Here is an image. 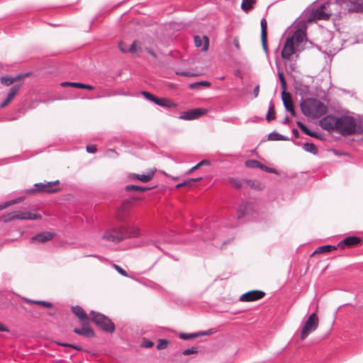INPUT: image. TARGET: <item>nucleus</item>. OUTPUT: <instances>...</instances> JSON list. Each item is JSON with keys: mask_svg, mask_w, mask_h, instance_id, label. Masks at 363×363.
I'll return each instance as SVG.
<instances>
[{"mask_svg": "<svg viewBox=\"0 0 363 363\" xmlns=\"http://www.w3.org/2000/svg\"><path fill=\"white\" fill-rule=\"evenodd\" d=\"M140 229L135 226H113L107 229L102 238L104 240L118 243L127 238H138Z\"/></svg>", "mask_w": 363, "mask_h": 363, "instance_id": "nucleus-1", "label": "nucleus"}, {"mask_svg": "<svg viewBox=\"0 0 363 363\" xmlns=\"http://www.w3.org/2000/svg\"><path fill=\"white\" fill-rule=\"evenodd\" d=\"M302 113L308 117L320 118L328 111L327 106L316 99H307L301 103Z\"/></svg>", "mask_w": 363, "mask_h": 363, "instance_id": "nucleus-2", "label": "nucleus"}, {"mask_svg": "<svg viewBox=\"0 0 363 363\" xmlns=\"http://www.w3.org/2000/svg\"><path fill=\"white\" fill-rule=\"evenodd\" d=\"M338 121L336 131L342 135L363 133V128L356 123L352 116H342L339 117Z\"/></svg>", "mask_w": 363, "mask_h": 363, "instance_id": "nucleus-3", "label": "nucleus"}, {"mask_svg": "<svg viewBox=\"0 0 363 363\" xmlns=\"http://www.w3.org/2000/svg\"><path fill=\"white\" fill-rule=\"evenodd\" d=\"M338 4L335 1H327L323 4L317 6L311 10L307 17L308 22L316 21L318 20H327L333 14L332 7H337Z\"/></svg>", "mask_w": 363, "mask_h": 363, "instance_id": "nucleus-4", "label": "nucleus"}, {"mask_svg": "<svg viewBox=\"0 0 363 363\" xmlns=\"http://www.w3.org/2000/svg\"><path fill=\"white\" fill-rule=\"evenodd\" d=\"M4 220L9 222L14 220H38L41 218V215L35 211H30L27 210L15 211L4 215Z\"/></svg>", "mask_w": 363, "mask_h": 363, "instance_id": "nucleus-5", "label": "nucleus"}, {"mask_svg": "<svg viewBox=\"0 0 363 363\" xmlns=\"http://www.w3.org/2000/svg\"><path fill=\"white\" fill-rule=\"evenodd\" d=\"M91 320L96 326L107 333H113L115 330V325L108 317L102 313L91 311Z\"/></svg>", "mask_w": 363, "mask_h": 363, "instance_id": "nucleus-6", "label": "nucleus"}, {"mask_svg": "<svg viewBox=\"0 0 363 363\" xmlns=\"http://www.w3.org/2000/svg\"><path fill=\"white\" fill-rule=\"evenodd\" d=\"M126 93L127 92H107L106 94H103V95H97V96H84V95H82L80 93H79V94L77 95H71V94H69L67 96H55V97H50L49 99H40V101L41 102H44V103H46V102H49V101H55V100H62V99H73V98H81V99H96V98H100V97H110V96H115L117 94H123V95H126Z\"/></svg>", "mask_w": 363, "mask_h": 363, "instance_id": "nucleus-7", "label": "nucleus"}, {"mask_svg": "<svg viewBox=\"0 0 363 363\" xmlns=\"http://www.w3.org/2000/svg\"><path fill=\"white\" fill-rule=\"evenodd\" d=\"M318 326V318L315 313H313L305 323L301 333V339H306L308 335L315 331Z\"/></svg>", "mask_w": 363, "mask_h": 363, "instance_id": "nucleus-8", "label": "nucleus"}, {"mask_svg": "<svg viewBox=\"0 0 363 363\" xmlns=\"http://www.w3.org/2000/svg\"><path fill=\"white\" fill-rule=\"evenodd\" d=\"M207 113L204 108L189 109L180 113L179 118L184 121H193L199 118Z\"/></svg>", "mask_w": 363, "mask_h": 363, "instance_id": "nucleus-9", "label": "nucleus"}, {"mask_svg": "<svg viewBox=\"0 0 363 363\" xmlns=\"http://www.w3.org/2000/svg\"><path fill=\"white\" fill-rule=\"evenodd\" d=\"M339 117L329 114L323 117L319 122L320 126L328 131H333L337 130Z\"/></svg>", "mask_w": 363, "mask_h": 363, "instance_id": "nucleus-10", "label": "nucleus"}, {"mask_svg": "<svg viewBox=\"0 0 363 363\" xmlns=\"http://www.w3.org/2000/svg\"><path fill=\"white\" fill-rule=\"evenodd\" d=\"M300 50L301 49L296 47V44L292 41V39L287 38L281 50V57L284 60H288L296 52Z\"/></svg>", "mask_w": 363, "mask_h": 363, "instance_id": "nucleus-11", "label": "nucleus"}, {"mask_svg": "<svg viewBox=\"0 0 363 363\" xmlns=\"http://www.w3.org/2000/svg\"><path fill=\"white\" fill-rule=\"evenodd\" d=\"M28 99H33V95L32 96H30V95L25 96L24 95L22 98V101H21V107L20 108H18L14 113H11L10 116H9L8 120L14 121V120H17L18 118H19L22 115L24 114L26 107H27L28 108H35V106L34 104H30L27 106V104H26V101Z\"/></svg>", "mask_w": 363, "mask_h": 363, "instance_id": "nucleus-12", "label": "nucleus"}, {"mask_svg": "<svg viewBox=\"0 0 363 363\" xmlns=\"http://www.w3.org/2000/svg\"><path fill=\"white\" fill-rule=\"evenodd\" d=\"M265 293L259 290H252L247 291L240 296L239 300L241 301H255L262 298Z\"/></svg>", "mask_w": 363, "mask_h": 363, "instance_id": "nucleus-13", "label": "nucleus"}, {"mask_svg": "<svg viewBox=\"0 0 363 363\" xmlns=\"http://www.w3.org/2000/svg\"><path fill=\"white\" fill-rule=\"evenodd\" d=\"M291 38L292 41L296 44V47L301 50L303 49L304 44L306 43V33L301 30L298 29L291 35L288 37Z\"/></svg>", "mask_w": 363, "mask_h": 363, "instance_id": "nucleus-14", "label": "nucleus"}, {"mask_svg": "<svg viewBox=\"0 0 363 363\" xmlns=\"http://www.w3.org/2000/svg\"><path fill=\"white\" fill-rule=\"evenodd\" d=\"M194 45L197 48H201L202 52H206L208 49L209 39L206 35H196L194 36Z\"/></svg>", "mask_w": 363, "mask_h": 363, "instance_id": "nucleus-15", "label": "nucleus"}, {"mask_svg": "<svg viewBox=\"0 0 363 363\" xmlns=\"http://www.w3.org/2000/svg\"><path fill=\"white\" fill-rule=\"evenodd\" d=\"M55 236V233L51 232H41L33 236L30 238V242L38 243H45L47 241L51 240Z\"/></svg>", "mask_w": 363, "mask_h": 363, "instance_id": "nucleus-16", "label": "nucleus"}, {"mask_svg": "<svg viewBox=\"0 0 363 363\" xmlns=\"http://www.w3.org/2000/svg\"><path fill=\"white\" fill-rule=\"evenodd\" d=\"M29 75H30V73L20 74H17L14 77L6 75V76H3L0 78V82L1 84L8 86L11 85L14 82L21 80L22 78H25L26 77H28Z\"/></svg>", "mask_w": 363, "mask_h": 363, "instance_id": "nucleus-17", "label": "nucleus"}, {"mask_svg": "<svg viewBox=\"0 0 363 363\" xmlns=\"http://www.w3.org/2000/svg\"><path fill=\"white\" fill-rule=\"evenodd\" d=\"M361 239L357 236H349L342 240L337 245L338 248H344L345 247H352L359 244Z\"/></svg>", "mask_w": 363, "mask_h": 363, "instance_id": "nucleus-18", "label": "nucleus"}, {"mask_svg": "<svg viewBox=\"0 0 363 363\" xmlns=\"http://www.w3.org/2000/svg\"><path fill=\"white\" fill-rule=\"evenodd\" d=\"M281 95L286 110L291 112L292 115H295V110L291 99V92H281Z\"/></svg>", "mask_w": 363, "mask_h": 363, "instance_id": "nucleus-19", "label": "nucleus"}, {"mask_svg": "<svg viewBox=\"0 0 363 363\" xmlns=\"http://www.w3.org/2000/svg\"><path fill=\"white\" fill-rule=\"evenodd\" d=\"M18 92H0V108L6 106L16 96Z\"/></svg>", "mask_w": 363, "mask_h": 363, "instance_id": "nucleus-20", "label": "nucleus"}, {"mask_svg": "<svg viewBox=\"0 0 363 363\" xmlns=\"http://www.w3.org/2000/svg\"><path fill=\"white\" fill-rule=\"evenodd\" d=\"M87 324L88 323H86V322H82V328H75L74 330V333L77 335H83V336H85L87 337H94L95 335L94 332L91 328H89L87 325Z\"/></svg>", "mask_w": 363, "mask_h": 363, "instance_id": "nucleus-21", "label": "nucleus"}, {"mask_svg": "<svg viewBox=\"0 0 363 363\" xmlns=\"http://www.w3.org/2000/svg\"><path fill=\"white\" fill-rule=\"evenodd\" d=\"M60 85L62 88L93 89V86L91 85L80 82H63Z\"/></svg>", "mask_w": 363, "mask_h": 363, "instance_id": "nucleus-22", "label": "nucleus"}, {"mask_svg": "<svg viewBox=\"0 0 363 363\" xmlns=\"http://www.w3.org/2000/svg\"><path fill=\"white\" fill-rule=\"evenodd\" d=\"M154 174L155 171H150L147 174H142L133 173L129 175V178L134 180H139L142 182H148L152 179Z\"/></svg>", "mask_w": 363, "mask_h": 363, "instance_id": "nucleus-23", "label": "nucleus"}, {"mask_svg": "<svg viewBox=\"0 0 363 363\" xmlns=\"http://www.w3.org/2000/svg\"><path fill=\"white\" fill-rule=\"evenodd\" d=\"M72 311L80 320H82V322H86V323H89V317L81 306H72Z\"/></svg>", "mask_w": 363, "mask_h": 363, "instance_id": "nucleus-24", "label": "nucleus"}, {"mask_svg": "<svg viewBox=\"0 0 363 363\" xmlns=\"http://www.w3.org/2000/svg\"><path fill=\"white\" fill-rule=\"evenodd\" d=\"M60 182L56 180L55 182H48L45 183V189H43V192L45 193H56L60 191V187L58 186Z\"/></svg>", "mask_w": 363, "mask_h": 363, "instance_id": "nucleus-25", "label": "nucleus"}, {"mask_svg": "<svg viewBox=\"0 0 363 363\" xmlns=\"http://www.w3.org/2000/svg\"><path fill=\"white\" fill-rule=\"evenodd\" d=\"M252 210L251 203L249 202H243L239 206L237 212L238 219L242 218L250 211Z\"/></svg>", "mask_w": 363, "mask_h": 363, "instance_id": "nucleus-26", "label": "nucleus"}, {"mask_svg": "<svg viewBox=\"0 0 363 363\" xmlns=\"http://www.w3.org/2000/svg\"><path fill=\"white\" fill-rule=\"evenodd\" d=\"M155 104L162 106V107H167V108H172V107H176V104L174 103L172 101L167 99L166 98H158L156 99Z\"/></svg>", "mask_w": 363, "mask_h": 363, "instance_id": "nucleus-27", "label": "nucleus"}, {"mask_svg": "<svg viewBox=\"0 0 363 363\" xmlns=\"http://www.w3.org/2000/svg\"><path fill=\"white\" fill-rule=\"evenodd\" d=\"M152 188L153 187H147V186H138V185H135V184H128V185L125 186V189L127 191H135L144 192L147 190L152 189Z\"/></svg>", "mask_w": 363, "mask_h": 363, "instance_id": "nucleus-28", "label": "nucleus"}, {"mask_svg": "<svg viewBox=\"0 0 363 363\" xmlns=\"http://www.w3.org/2000/svg\"><path fill=\"white\" fill-rule=\"evenodd\" d=\"M268 140L272 141H278L289 140V138L284 135H281L275 131H273L268 135Z\"/></svg>", "mask_w": 363, "mask_h": 363, "instance_id": "nucleus-29", "label": "nucleus"}, {"mask_svg": "<svg viewBox=\"0 0 363 363\" xmlns=\"http://www.w3.org/2000/svg\"><path fill=\"white\" fill-rule=\"evenodd\" d=\"M24 199H25V196H20L16 199L6 201L5 203L0 204V211L5 209L11 205L18 203L23 201Z\"/></svg>", "mask_w": 363, "mask_h": 363, "instance_id": "nucleus-30", "label": "nucleus"}, {"mask_svg": "<svg viewBox=\"0 0 363 363\" xmlns=\"http://www.w3.org/2000/svg\"><path fill=\"white\" fill-rule=\"evenodd\" d=\"M337 248L338 247H337V245H323V246L318 247L314 251L313 254H315V253H324V252H331L332 250H336Z\"/></svg>", "mask_w": 363, "mask_h": 363, "instance_id": "nucleus-31", "label": "nucleus"}, {"mask_svg": "<svg viewBox=\"0 0 363 363\" xmlns=\"http://www.w3.org/2000/svg\"><path fill=\"white\" fill-rule=\"evenodd\" d=\"M35 188L26 189L24 191L26 194H33L35 192H43V189H45V183L40 182L34 184Z\"/></svg>", "mask_w": 363, "mask_h": 363, "instance_id": "nucleus-32", "label": "nucleus"}, {"mask_svg": "<svg viewBox=\"0 0 363 363\" xmlns=\"http://www.w3.org/2000/svg\"><path fill=\"white\" fill-rule=\"evenodd\" d=\"M256 3V0H242L241 3V9L245 12L250 11L253 5Z\"/></svg>", "mask_w": 363, "mask_h": 363, "instance_id": "nucleus-33", "label": "nucleus"}, {"mask_svg": "<svg viewBox=\"0 0 363 363\" xmlns=\"http://www.w3.org/2000/svg\"><path fill=\"white\" fill-rule=\"evenodd\" d=\"M278 83L280 84L281 91H287V83L283 72H278Z\"/></svg>", "mask_w": 363, "mask_h": 363, "instance_id": "nucleus-34", "label": "nucleus"}, {"mask_svg": "<svg viewBox=\"0 0 363 363\" xmlns=\"http://www.w3.org/2000/svg\"><path fill=\"white\" fill-rule=\"evenodd\" d=\"M303 148L306 152H308L313 155L318 153V149L313 143H305L303 145Z\"/></svg>", "mask_w": 363, "mask_h": 363, "instance_id": "nucleus-35", "label": "nucleus"}, {"mask_svg": "<svg viewBox=\"0 0 363 363\" xmlns=\"http://www.w3.org/2000/svg\"><path fill=\"white\" fill-rule=\"evenodd\" d=\"M25 301L28 303L40 305L44 307H46V308H52V303L51 302L46 301H35V300H31L29 298H25Z\"/></svg>", "mask_w": 363, "mask_h": 363, "instance_id": "nucleus-36", "label": "nucleus"}, {"mask_svg": "<svg viewBox=\"0 0 363 363\" xmlns=\"http://www.w3.org/2000/svg\"><path fill=\"white\" fill-rule=\"evenodd\" d=\"M266 118H267V120L268 121L275 118V111H274V104H273L272 101H271L269 102L268 113L267 114V117Z\"/></svg>", "mask_w": 363, "mask_h": 363, "instance_id": "nucleus-37", "label": "nucleus"}, {"mask_svg": "<svg viewBox=\"0 0 363 363\" xmlns=\"http://www.w3.org/2000/svg\"><path fill=\"white\" fill-rule=\"evenodd\" d=\"M245 164L247 167L252 169L261 167V163L256 160H248L245 161Z\"/></svg>", "mask_w": 363, "mask_h": 363, "instance_id": "nucleus-38", "label": "nucleus"}, {"mask_svg": "<svg viewBox=\"0 0 363 363\" xmlns=\"http://www.w3.org/2000/svg\"><path fill=\"white\" fill-rule=\"evenodd\" d=\"M202 179V177H197V178H192V179H189L183 182H181L178 184L176 185V187L177 188H179V187H181V186H186V185H189L191 184H193L196 182H198V181H200Z\"/></svg>", "mask_w": 363, "mask_h": 363, "instance_id": "nucleus-39", "label": "nucleus"}, {"mask_svg": "<svg viewBox=\"0 0 363 363\" xmlns=\"http://www.w3.org/2000/svg\"><path fill=\"white\" fill-rule=\"evenodd\" d=\"M261 37L267 36V22L265 18H262L260 22Z\"/></svg>", "mask_w": 363, "mask_h": 363, "instance_id": "nucleus-40", "label": "nucleus"}, {"mask_svg": "<svg viewBox=\"0 0 363 363\" xmlns=\"http://www.w3.org/2000/svg\"><path fill=\"white\" fill-rule=\"evenodd\" d=\"M198 337H199L198 333H181L179 334V337L184 340H188L196 338Z\"/></svg>", "mask_w": 363, "mask_h": 363, "instance_id": "nucleus-41", "label": "nucleus"}, {"mask_svg": "<svg viewBox=\"0 0 363 363\" xmlns=\"http://www.w3.org/2000/svg\"><path fill=\"white\" fill-rule=\"evenodd\" d=\"M200 86H204L206 88H208L210 86V83L207 81L197 82L190 84L189 87L191 89H195V88H198Z\"/></svg>", "mask_w": 363, "mask_h": 363, "instance_id": "nucleus-42", "label": "nucleus"}, {"mask_svg": "<svg viewBox=\"0 0 363 363\" xmlns=\"http://www.w3.org/2000/svg\"><path fill=\"white\" fill-rule=\"evenodd\" d=\"M297 125L304 133L309 136L311 135L312 130H311L303 123L297 121Z\"/></svg>", "mask_w": 363, "mask_h": 363, "instance_id": "nucleus-43", "label": "nucleus"}, {"mask_svg": "<svg viewBox=\"0 0 363 363\" xmlns=\"http://www.w3.org/2000/svg\"><path fill=\"white\" fill-rule=\"evenodd\" d=\"M297 125L304 133L309 136L311 135L312 130H311L303 123L297 121Z\"/></svg>", "mask_w": 363, "mask_h": 363, "instance_id": "nucleus-44", "label": "nucleus"}, {"mask_svg": "<svg viewBox=\"0 0 363 363\" xmlns=\"http://www.w3.org/2000/svg\"><path fill=\"white\" fill-rule=\"evenodd\" d=\"M169 342L165 339H160L157 345V349L159 350H164L168 346Z\"/></svg>", "mask_w": 363, "mask_h": 363, "instance_id": "nucleus-45", "label": "nucleus"}, {"mask_svg": "<svg viewBox=\"0 0 363 363\" xmlns=\"http://www.w3.org/2000/svg\"><path fill=\"white\" fill-rule=\"evenodd\" d=\"M57 344L58 345H60V346H62V347H68L73 348V349H74V350H76L77 351H81L82 350V347L79 345H74V344H70V343L59 342H57Z\"/></svg>", "mask_w": 363, "mask_h": 363, "instance_id": "nucleus-46", "label": "nucleus"}, {"mask_svg": "<svg viewBox=\"0 0 363 363\" xmlns=\"http://www.w3.org/2000/svg\"><path fill=\"white\" fill-rule=\"evenodd\" d=\"M145 99L154 102L155 104L157 97L151 94V92H140Z\"/></svg>", "mask_w": 363, "mask_h": 363, "instance_id": "nucleus-47", "label": "nucleus"}, {"mask_svg": "<svg viewBox=\"0 0 363 363\" xmlns=\"http://www.w3.org/2000/svg\"><path fill=\"white\" fill-rule=\"evenodd\" d=\"M154 345V342L145 337H143L141 342V347L145 348H150Z\"/></svg>", "mask_w": 363, "mask_h": 363, "instance_id": "nucleus-48", "label": "nucleus"}, {"mask_svg": "<svg viewBox=\"0 0 363 363\" xmlns=\"http://www.w3.org/2000/svg\"><path fill=\"white\" fill-rule=\"evenodd\" d=\"M197 352H198V347H192L191 348L186 349V350H183L182 354L184 355H189V354H196Z\"/></svg>", "mask_w": 363, "mask_h": 363, "instance_id": "nucleus-49", "label": "nucleus"}, {"mask_svg": "<svg viewBox=\"0 0 363 363\" xmlns=\"http://www.w3.org/2000/svg\"><path fill=\"white\" fill-rule=\"evenodd\" d=\"M105 155L108 157L115 158L118 157V153L115 150L109 149L106 152Z\"/></svg>", "mask_w": 363, "mask_h": 363, "instance_id": "nucleus-50", "label": "nucleus"}, {"mask_svg": "<svg viewBox=\"0 0 363 363\" xmlns=\"http://www.w3.org/2000/svg\"><path fill=\"white\" fill-rule=\"evenodd\" d=\"M114 266V268L116 269V270L121 275L124 276V277H127L128 276V273L127 272L123 269L122 267H121L119 265H117V264H113Z\"/></svg>", "mask_w": 363, "mask_h": 363, "instance_id": "nucleus-51", "label": "nucleus"}, {"mask_svg": "<svg viewBox=\"0 0 363 363\" xmlns=\"http://www.w3.org/2000/svg\"><path fill=\"white\" fill-rule=\"evenodd\" d=\"M216 331L214 330V329L211 328V329H208L205 331L198 332V335H199V337L203 336V335H209L213 334Z\"/></svg>", "mask_w": 363, "mask_h": 363, "instance_id": "nucleus-52", "label": "nucleus"}, {"mask_svg": "<svg viewBox=\"0 0 363 363\" xmlns=\"http://www.w3.org/2000/svg\"><path fill=\"white\" fill-rule=\"evenodd\" d=\"M267 36H264V38L261 37V41H262V45L263 50L265 52V53L267 54L268 53V48H267Z\"/></svg>", "mask_w": 363, "mask_h": 363, "instance_id": "nucleus-53", "label": "nucleus"}, {"mask_svg": "<svg viewBox=\"0 0 363 363\" xmlns=\"http://www.w3.org/2000/svg\"><path fill=\"white\" fill-rule=\"evenodd\" d=\"M259 169H262L263 171L269 173H275L276 170L274 169H272L271 167H269L266 165H264L261 163V167Z\"/></svg>", "mask_w": 363, "mask_h": 363, "instance_id": "nucleus-54", "label": "nucleus"}, {"mask_svg": "<svg viewBox=\"0 0 363 363\" xmlns=\"http://www.w3.org/2000/svg\"><path fill=\"white\" fill-rule=\"evenodd\" d=\"M230 182L233 184V185L236 186L237 188H240L242 186L241 181H240L238 179L230 178Z\"/></svg>", "mask_w": 363, "mask_h": 363, "instance_id": "nucleus-55", "label": "nucleus"}, {"mask_svg": "<svg viewBox=\"0 0 363 363\" xmlns=\"http://www.w3.org/2000/svg\"><path fill=\"white\" fill-rule=\"evenodd\" d=\"M86 149L89 153H95L96 152V147L93 145H87Z\"/></svg>", "mask_w": 363, "mask_h": 363, "instance_id": "nucleus-56", "label": "nucleus"}, {"mask_svg": "<svg viewBox=\"0 0 363 363\" xmlns=\"http://www.w3.org/2000/svg\"><path fill=\"white\" fill-rule=\"evenodd\" d=\"M119 49L121 50V52H128V47L125 44H124L123 42H121L119 43Z\"/></svg>", "mask_w": 363, "mask_h": 363, "instance_id": "nucleus-57", "label": "nucleus"}, {"mask_svg": "<svg viewBox=\"0 0 363 363\" xmlns=\"http://www.w3.org/2000/svg\"><path fill=\"white\" fill-rule=\"evenodd\" d=\"M128 52H131V53H134L135 52H136L137 50V47H136V42H133V44L130 46V48L128 49Z\"/></svg>", "mask_w": 363, "mask_h": 363, "instance_id": "nucleus-58", "label": "nucleus"}, {"mask_svg": "<svg viewBox=\"0 0 363 363\" xmlns=\"http://www.w3.org/2000/svg\"><path fill=\"white\" fill-rule=\"evenodd\" d=\"M210 164V162L208 160H203L201 162H199L198 164H197V167H201L203 165H209Z\"/></svg>", "mask_w": 363, "mask_h": 363, "instance_id": "nucleus-59", "label": "nucleus"}, {"mask_svg": "<svg viewBox=\"0 0 363 363\" xmlns=\"http://www.w3.org/2000/svg\"><path fill=\"white\" fill-rule=\"evenodd\" d=\"M199 168V167H197V164H196L195 166H194L193 167H191V169H189L187 171L186 174H191V173H192L194 171H195V170L198 169Z\"/></svg>", "mask_w": 363, "mask_h": 363, "instance_id": "nucleus-60", "label": "nucleus"}, {"mask_svg": "<svg viewBox=\"0 0 363 363\" xmlns=\"http://www.w3.org/2000/svg\"><path fill=\"white\" fill-rule=\"evenodd\" d=\"M0 331L1 332H8L9 329L4 326L3 324L0 323Z\"/></svg>", "mask_w": 363, "mask_h": 363, "instance_id": "nucleus-61", "label": "nucleus"}, {"mask_svg": "<svg viewBox=\"0 0 363 363\" xmlns=\"http://www.w3.org/2000/svg\"><path fill=\"white\" fill-rule=\"evenodd\" d=\"M286 67H289V69L292 71L295 70L296 69V64L295 63H290L289 65H286Z\"/></svg>", "mask_w": 363, "mask_h": 363, "instance_id": "nucleus-62", "label": "nucleus"}, {"mask_svg": "<svg viewBox=\"0 0 363 363\" xmlns=\"http://www.w3.org/2000/svg\"><path fill=\"white\" fill-rule=\"evenodd\" d=\"M292 133H293V135H294L295 138H298L299 133H298V130L297 129L294 128L292 130Z\"/></svg>", "mask_w": 363, "mask_h": 363, "instance_id": "nucleus-63", "label": "nucleus"}, {"mask_svg": "<svg viewBox=\"0 0 363 363\" xmlns=\"http://www.w3.org/2000/svg\"><path fill=\"white\" fill-rule=\"evenodd\" d=\"M20 89V86L18 85H14L13 87L11 88L10 91H18Z\"/></svg>", "mask_w": 363, "mask_h": 363, "instance_id": "nucleus-64", "label": "nucleus"}]
</instances>
